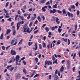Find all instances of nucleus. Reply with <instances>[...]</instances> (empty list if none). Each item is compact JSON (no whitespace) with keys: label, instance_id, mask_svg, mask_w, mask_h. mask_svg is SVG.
<instances>
[{"label":"nucleus","instance_id":"obj_48","mask_svg":"<svg viewBox=\"0 0 80 80\" xmlns=\"http://www.w3.org/2000/svg\"><path fill=\"white\" fill-rule=\"evenodd\" d=\"M22 40H21L19 42L18 45H20V44H22Z\"/></svg>","mask_w":80,"mask_h":80},{"label":"nucleus","instance_id":"obj_47","mask_svg":"<svg viewBox=\"0 0 80 80\" xmlns=\"http://www.w3.org/2000/svg\"><path fill=\"white\" fill-rule=\"evenodd\" d=\"M12 67V65H11L10 66H7V69H8L9 68H10V67Z\"/></svg>","mask_w":80,"mask_h":80},{"label":"nucleus","instance_id":"obj_62","mask_svg":"<svg viewBox=\"0 0 80 80\" xmlns=\"http://www.w3.org/2000/svg\"><path fill=\"white\" fill-rule=\"evenodd\" d=\"M1 22H2V23H4V22H5V20H4V19H2V20Z\"/></svg>","mask_w":80,"mask_h":80},{"label":"nucleus","instance_id":"obj_61","mask_svg":"<svg viewBox=\"0 0 80 80\" xmlns=\"http://www.w3.org/2000/svg\"><path fill=\"white\" fill-rule=\"evenodd\" d=\"M75 8V6L73 5L72 6H71V8Z\"/></svg>","mask_w":80,"mask_h":80},{"label":"nucleus","instance_id":"obj_33","mask_svg":"<svg viewBox=\"0 0 80 80\" xmlns=\"http://www.w3.org/2000/svg\"><path fill=\"white\" fill-rule=\"evenodd\" d=\"M62 30V29H58V31L59 33H61Z\"/></svg>","mask_w":80,"mask_h":80},{"label":"nucleus","instance_id":"obj_14","mask_svg":"<svg viewBox=\"0 0 80 80\" xmlns=\"http://www.w3.org/2000/svg\"><path fill=\"white\" fill-rule=\"evenodd\" d=\"M47 64H48V65H50V61H48L47 60H46L45 65H47Z\"/></svg>","mask_w":80,"mask_h":80},{"label":"nucleus","instance_id":"obj_19","mask_svg":"<svg viewBox=\"0 0 80 80\" xmlns=\"http://www.w3.org/2000/svg\"><path fill=\"white\" fill-rule=\"evenodd\" d=\"M38 20L40 22H41V18H40V17L39 16L38 17Z\"/></svg>","mask_w":80,"mask_h":80},{"label":"nucleus","instance_id":"obj_56","mask_svg":"<svg viewBox=\"0 0 80 80\" xmlns=\"http://www.w3.org/2000/svg\"><path fill=\"white\" fill-rule=\"evenodd\" d=\"M58 13H62V11H59V10H58Z\"/></svg>","mask_w":80,"mask_h":80},{"label":"nucleus","instance_id":"obj_30","mask_svg":"<svg viewBox=\"0 0 80 80\" xmlns=\"http://www.w3.org/2000/svg\"><path fill=\"white\" fill-rule=\"evenodd\" d=\"M61 42V41H60V40H58L57 43V45H59V44H60Z\"/></svg>","mask_w":80,"mask_h":80},{"label":"nucleus","instance_id":"obj_64","mask_svg":"<svg viewBox=\"0 0 80 80\" xmlns=\"http://www.w3.org/2000/svg\"><path fill=\"white\" fill-rule=\"evenodd\" d=\"M34 68L35 69H37L38 68V66L37 65H36L35 66V67H34Z\"/></svg>","mask_w":80,"mask_h":80},{"label":"nucleus","instance_id":"obj_26","mask_svg":"<svg viewBox=\"0 0 80 80\" xmlns=\"http://www.w3.org/2000/svg\"><path fill=\"white\" fill-rule=\"evenodd\" d=\"M23 72L24 73H25V75L26 74V73H27V71H26V70H25V69L24 68L23 70Z\"/></svg>","mask_w":80,"mask_h":80},{"label":"nucleus","instance_id":"obj_18","mask_svg":"<svg viewBox=\"0 0 80 80\" xmlns=\"http://www.w3.org/2000/svg\"><path fill=\"white\" fill-rule=\"evenodd\" d=\"M14 67H12L9 68V70L10 72H12V70H13V69H14Z\"/></svg>","mask_w":80,"mask_h":80},{"label":"nucleus","instance_id":"obj_40","mask_svg":"<svg viewBox=\"0 0 80 80\" xmlns=\"http://www.w3.org/2000/svg\"><path fill=\"white\" fill-rule=\"evenodd\" d=\"M52 11H53V13H55V12H57L56 9H53L52 10Z\"/></svg>","mask_w":80,"mask_h":80},{"label":"nucleus","instance_id":"obj_38","mask_svg":"<svg viewBox=\"0 0 80 80\" xmlns=\"http://www.w3.org/2000/svg\"><path fill=\"white\" fill-rule=\"evenodd\" d=\"M50 5V2L49 1H48L46 3V5Z\"/></svg>","mask_w":80,"mask_h":80},{"label":"nucleus","instance_id":"obj_6","mask_svg":"<svg viewBox=\"0 0 80 80\" xmlns=\"http://www.w3.org/2000/svg\"><path fill=\"white\" fill-rule=\"evenodd\" d=\"M29 30H30V28H27V32H28V33H30V32H31L32 31V30H33V28H31V29L30 31H29Z\"/></svg>","mask_w":80,"mask_h":80},{"label":"nucleus","instance_id":"obj_7","mask_svg":"<svg viewBox=\"0 0 80 80\" xmlns=\"http://www.w3.org/2000/svg\"><path fill=\"white\" fill-rule=\"evenodd\" d=\"M20 28V22L17 23V31H18V29Z\"/></svg>","mask_w":80,"mask_h":80},{"label":"nucleus","instance_id":"obj_11","mask_svg":"<svg viewBox=\"0 0 80 80\" xmlns=\"http://www.w3.org/2000/svg\"><path fill=\"white\" fill-rule=\"evenodd\" d=\"M11 32V30H10V29H7V31L6 32V34L7 35H8L9 33H10V32Z\"/></svg>","mask_w":80,"mask_h":80},{"label":"nucleus","instance_id":"obj_42","mask_svg":"<svg viewBox=\"0 0 80 80\" xmlns=\"http://www.w3.org/2000/svg\"><path fill=\"white\" fill-rule=\"evenodd\" d=\"M12 60L13 62H15V58H14V57H13Z\"/></svg>","mask_w":80,"mask_h":80},{"label":"nucleus","instance_id":"obj_27","mask_svg":"<svg viewBox=\"0 0 80 80\" xmlns=\"http://www.w3.org/2000/svg\"><path fill=\"white\" fill-rule=\"evenodd\" d=\"M58 78V76H56L54 78V79L55 80H57Z\"/></svg>","mask_w":80,"mask_h":80},{"label":"nucleus","instance_id":"obj_37","mask_svg":"<svg viewBox=\"0 0 80 80\" xmlns=\"http://www.w3.org/2000/svg\"><path fill=\"white\" fill-rule=\"evenodd\" d=\"M39 46L40 49H41H41H42V45L41 44H39Z\"/></svg>","mask_w":80,"mask_h":80},{"label":"nucleus","instance_id":"obj_15","mask_svg":"<svg viewBox=\"0 0 80 80\" xmlns=\"http://www.w3.org/2000/svg\"><path fill=\"white\" fill-rule=\"evenodd\" d=\"M18 17H19V18H20L21 19V20H24V18H23V16L19 15Z\"/></svg>","mask_w":80,"mask_h":80},{"label":"nucleus","instance_id":"obj_41","mask_svg":"<svg viewBox=\"0 0 80 80\" xmlns=\"http://www.w3.org/2000/svg\"><path fill=\"white\" fill-rule=\"evenodd\" d=\"M35 59L36 62V63H37V62H38V58H35Z\"/></svg>","mask_w":80,"mask_h":80},{"label":"nucleus","instance_id":"obj_28","mask_svg":"<svg viewBox=\"0 0 80 80\" xmlns=\"http://www.w3.org/2000/svg\"><path fill=\"white\" fill-rule=\"evenodd\" d=\"M45 30L47 31V32H48V31H49V29L48 27H46L45 28Z\"/></svg>","mask_w":80,"mask_h":80},{"label":"nucleus","instance_id":"obj_49","mask_svg":"<svg viewBox=\"0 0 80 80\" xmlns=\"http://www.w3.org/2000/svg\"><path fill=\"white\" fill-rule=\"evenodd\" d=\"M28 14L26 13H24L23 14V16L25 17H27V16H28Z\"/></svg>","mask_w":80,"mask_h":80},{"label":"nucleus","instance_id":"obj_60","mask_svg":"<svg viewBox=\"0 0 80 80\" xmlns=\"http://www.w3.org/2000/svg\"><path fill=\"white\" fill-rule=\"evenodd\" d=\"M33 9H32V8H30L29 9V10H28V11L29 12H32V11Z\"/></svg>","mask_w":80,"mask_h":80},{"label":"nucleus","instance_id":"obj_54","mask_svg":"<svg viewBox=\"0 0 80 80\" xmlns=\"http://www.w3.org/2000/svg\"><path fill=\"white\" fill-rule=\"evenodd\" d=\"M2 49L3 50H5V46H3L2 47Z\"/></svg>","mask_w":80,"mask_h":80},{"label":"nucleus","instance_id":"obj_59","mask_svg":"<svg viewBox=\"0 0 80 80\" xmlns=\"http://www.w3.org/2000/svg\"><path fill=\"white\" fill-rule=\"evenodd\" d=\"M58 72V70L57 69L56 70V71L55 72V75H57V73Z\"/></svg>","mask_w":80,"mask_h":80},{"label":"nucleus","instance_id":"obj_31","mask_svg":"<svg viewBox=\"0 0 80 80\" xmlns=\"http://www.w3.org/2000/svg\"><path fill=\"white\" fill-rule=\"evenodd\" d=\"M51 29L52 31H53V30H55V28L54 27H52L51 28Z\"/></svg>","mask_w":80,"mask_h":80},{"label":"nucleus","instance_id":"obj_20","mask_svg":"<svg viewBox=\"0 0 80 80\" xmlns=\"http://www.w3.org/2000/svg\"><path fill=\"white\" fill-rule=\"evenodd\" d=\"M64 70V67H63V66H62V67L60 69V72H63Z\"/></svg>","mask_w":80,"mask_h":80},{"label":"nucleus","instance_id":"obj_10","mask_svg":"<svg viewBox=\"0 0 80 80\" xmlns=\"http://www.w3.org/2000/svg\"><path fill=\"white\" fill-rule=\"evenodd\" d=\"M24 30L23 31V33H25V32H27V33H28L27 32V28H23L22 30Z\"/></svg>","mask_w":80,"mask_h":80},{"label":"nucleus","instance_id":"obj_58","mask_svg":"<svg viewBox=\"0 0 80 80\" xmlns=\"http://www.w3.org/2000/svg\"><path fill=\"white\" fill-rule=\"evenodd\" d=\"M19 23L21 24H23V23H24V22L23 21H22L21 22H19Z\"/></svg>","mask_w":80,"mask_h":80},{"label":"nucleus","instance_id":"obj_24","mask_svg":"<svg viewBox=\"0 0 80 80\" xmlns=\"http://www.w3.org/2000/svg\"><path fill=\"white\" fill-rule=\"evenodd\" d=\"M57 4H55V5H53L52 6L53 8H57Z\"/></svg>","mask_w":80,"mask_h":80},{"label":"nucleus","instance_id":"obj_51","mask_svg":"<svg viewBox=\"0 0 80 80\" xmlns=\"http://www.w3.org/2000/svg\"><path fill=\"white\" fill-rule=\"evenodd\" d=\"M9 3V2H8L6 4V6L5 7H7L8 6V4Z\"/></svg>","mask_w":80,"mask_h":80},{"label":"nucleus","instance_id":"obj_45","mask_svg":"<svg viewBox=\"0 0 80 80\" xmlns=\"http://www.w3.org/2000/svg\"><path fill=\"white\" fill-rule=\"evenodd\" d=\"M79 13H80V11H79L78 10L77 11V15H79Z\"/></svg>","mask_w":80,"mask_h":80},{"label":"nucleus","instance_id":"obj_22","mask_svg":"<svg viewBox=\"0 0 80 80\" xmlns=\"http://www.w3.org/2000/svg\"><path fill=\"white\" fill-rule=\"evenodd\" d=\"M74 27H75V31L76 32V31H77V27H78V26L77 25V24H76L74 25Z\"/></svg>","mask_w":80,"mask_h":80},{"label":"nucleus","instance_id":"obj_9","mask_svg":"<svg viewBox=\"0 0 80 80\" xmlns=\"http://www.w3.org/2000/svg\"><path fill=\"white\" fill-rule=\"evenodd\" d=\"M20 74L19 73H17L15 74V77L16 78H18V77H20Z\"/></svg>","mask_w":80,"mask_h":80},{"label":"nucleus","instance_id":"obj_35","mask_svg":"<svg viewBox=\"0 0 80 80\" xmlns=\"http://www.w3.org/2000/svg\"><path fill=\"white\" fill-rule=\"evenodd\" d=\"M41 10H42L43 12H45V11H46V9H45V8H44V7H43L42 8V9Z\"/></svg>","mask_w":80,"mask_h":80},{"label":"nucleus","instance_id":"obj_25","mask_svg":"<svg viewBox=\"0 0 80 80\" xmlns=\"http://www.w3.org/2000/svg\"><path fill=\"white\" fill-rule=\"evenodd\" d=\"M46 2V0H42L41 1V3H45V2Z\"/></svg>","mask_w":80,"mask_h":80},{"label":"nucleus","instance_id":"obj_8","mask_svg":"<svg viewBox=\"0 0 80 80\" xmlns=\"http://www.w3.org/2000/svg\"><path fill=\"white\" fill-rule=\"evenodd\" d=\"M37 42H36L35 44V48H33V50H37V48H38V46L37 45Z\"/></svg>","mask_w":80,"mask_h":80},{"label":"nucleus","instance_id":"obj_16","mask_svg":"<svg viewBox=\"0 0 80 80\" xmlns=\"http://www.w3.org/2000/svg\"><path fill=\"white\" fill-rule=\"evenodd\" d=\"M0 39L3 40V33H2L0 36Z\"/></svg>","mask_w":80,"mask_h":80},{"label":"nucleus","instance_id":"obj_32","mask_svg":"<svg viewBox=\"0 0 80 80\" xmlns=\"http://www.w3.org/2000/svg\"><path fill=\"white\" fill-rule=\"evenodd\" d=\"M28 15V17H27V18L28 20H29L30 19V15H31V14H29Z\"/></svg>","mask_w":80,"mask_h":80},{"label":"nucleus","instance_id":"obj_44","mask_svg":"<svg viewBox=\"0 0 80 80\" xmlns=\"http://www.w3.org/2000/svg\"><path fill=\"white\" fill-rule=\"evenodd\" d=\"M39 76V74H36L34 76V78H36V77H38Z\"/></svg>","mask_w":80,"mask_h":80},{"label":"nucleus","instance_id":"obj_63","mask_svg":"<svg viewBox=\"0 0 80 80\" xmlns=\"http://www.w3.org/2000/svg\"><path fill=\"white\" fill-rule=\"evenodd\" d=\"M23 63H24V65H26V62L25 61H23Z\"/></svg>","mask_w":80,"mask_h":80},{"label":"nucleus","instance_id":"obj_3","mask_svg":"<svg viewBox=\"0 0 80 80\" xmlns=\"http://www.w3.org/2000/svg\"><path fill=\"white\" fill-rule=\"evenodd\" d=\"M3 10L6 13V15L5 16V18H8L10 17V16L8 15V13H7L8 12L7 11V10L5 9V8H4Z\"/></svg>","mask_w":80,"mask_h":80},{"label":"nucleus","instance_id":"obj_5","mask_svg":"<svg viewBox=\"0 0 80 80\" xmlns=\"http://www.w3.org/2000/svg\"><path fill=\"white\" fill-rule=\"evenodd\" d=\"M11 53L12 55H15L17 54V52L15 51V50H13L12 49L11 51Z\"/></svg>","mask_w":80,"mask_h":80},{"label":"nucleus","instance_id":"obj_12","mask_svg":"<svg viewBox=\"0 0 80 80\" xmlns=\"http://www.w3.org/2000/svg\"><path fill=\"white\" fill-rule=\"evenodd\" d=\"M58 20H59V19H58V18H56V22L57 24H59L60 23V21H58Z\"/></svg>","mask_w":80,"mask_h":80},{"label":"nucleus","instance_id":"obj_29","mask_svg":"<svg viewBox=\"0 0 80 80\" xmlns=\"http://www.w3.org/2000/svg\"><path fill=\"white\" fill-rule=\"evenodd\" d=\"M54 63H56V64H58V62H57V59H56L55 61V60L54 61V62H53V64H54Z\"/></svg>","mask_w":80,"mask_h":80},{"label":"nucleus","instance_id":"obj_46","mask_svg":"<svg viewBox=\"0 0 80 80\" xmlns=\"http://www.w3.org/2000/svg\"><path fill=\"white\" fill-rule=\"evenodd\" d=\"M67 68L68 69H70V64H68V66H67Z\"/></svg>","mask_w":80,"mask_h":80},{"label":"nucleus","instance_id":"obj_17","mask_svg":"<svg viewBox=\"0 0 80 80\" xmlns=\"http://www.w3.org/2000/svg\"><path fill=\"white\" fill-rule=\"evenodd\" d=\"M62 12L63 15H65V13H67V12H66V11H65V9H63L62 10Z\"/></svg>","mask_w":80,"mask_h":80},{"label":"nucleus","instance_id":"obj_55","mask_svg":"<svg viewBox=\"0 0 80 80\" xmlns=\"http://www.w3.org/2000/svg\"><path fill=\"white\" fill-rule=\"evenodd\" d=\"M62 25H63V24L62 23L61 24V26H59V29H61V28H62Z\"/></svg>","mask_w":80,"mask_h":80},{"label":"nucleus","instance_id":"obj_2","mask_svg":"<svg viewBox=\"0 0 80 80\" xmlns=\"http://www.w3.org/2000/svg\"><path fill=\"white\" fill-rule=\"evenodd\" d=\"M19 59H20V56L19 55H17L16 57V65H21V64L18 63V60H19Z\"/></svg>","mask_w":80,"mask_h":80},{"label":"nucleus","instance_id":"obj_23","mask_svg":"<svg viewBox=\"0 0 80 80\" xmlns=\"http://www.w3.org/2000/svg\"><path fill=\"white\" fill-rule=\"evenodd\" d=\"M12 35H15L16 34V31L15 30H14L13 31Z\"/></svg>","mask_w":80,"mask_h":80},{"label":"nucleus","instance_id":"obj_43","mask_svg":"<svg viewBox=\"0 0 80 80\" xmlns=\"http://www.w3.org/2000/svg\"><path fill=\"white\" fill-rule=\"evenodd\" d=\"M55 56H54V55H52V60H53V61H54V60H55Z\"/></svg>","mask_w":80,"mask_h":80},{"label":"nucleus","instance_id":"obj_36","mask_svg":"<svg viewBox=\"0 0 80 80\" xmlns=\"http://www.w3.org/2000/svg\"><path fill=\"white\" fill-rule=\"evenodd\" d=\"M35 19V18H34V17H32L31 19H30V20L31 22L33 21V20H34Z\"/></svg>","mask_w":80,"mask_h":80},{"label":"nucleus","instance_id":"obj_39","mask_svg":"<svg viewBox=\"0 0 80 80\" xmlns=\"http://www.w3.org/2000/svg\"><path fill=\"white\" fill-rule=\"evenodd\" d=\"M27 25H28V23H26L24 26L23 27V28H25V27H27Z\"/></svg>","mask_w":80,"mask_h":80},{"label":"nucleus","instance_id":"obj_34","mask_svg":"<svg viewBox=\"0 0 80 80\" xmlns=\"http://www.w3.org/2000/svg\"><path fill=\"white\" fill-rule=\"evenodd\" d=\"M42 45H43V48H45V47H47L46 44H45V43H43Z\"/></svg>","mask_w":80,"mask_h":80},{"label":"nucleus","instance_id":"obj_52","mask_svg":"<svg viewBox=\"0 0 80 80\" xmlns=\"http://www.w3.org/2000/svg\"><path fill=\"white\" fill-rule=\"evenodd\" d=\"M11 18H9V19H8V21H9V22H11L12 21V19H11Z\"/></svg>","mask_w":80,"mask_h":80},{"label":"nucleus","instance_id":"obj_4","mask_svg":"<svg viewBox=\"0 0 80 80\" xmlns=\"http://www.w3.org/2000/svg\"><path fill=\"white\" fill-rule=\"evenodd\" d=\"M27 8V6H24L21 9V10L22 11L23 13H25V10Z\"/></svg>","mask_w":80,"mask_h":80},{"label":"nucleus","instance_id":"obj_57","mask_svg":"<svg viewBox=\"0 0 80 80\" xmlns=\"http://www.w3.org/2000/svg\"><path fill=\"white\" fill-rule=\"evenodd\" d=\"M73 72H75V67H73L72 68Z\"/></svg>","mask_w":80,"mask_h":80},{"label":"nucleus","instance_id":"obj_1","mask_svg":"<svg viewBox=\"0 0 80 80\" xmlns=\"http://www.w3.org/2000/svg\"><path fill=\"white\" fill-rule=\"evenodd\" d=\"M11 44L12 45H15L17 43V39L14 38L12 39L11 42Z\"/></svg>","mask_w":80,"mask_h":80},{"label":"nucleus","instance_id":"obj_53","mask_svg":"<svg viewBox=\"0 0 80 80\" xmlns=\"http://www.w3.org/2000/svg\"><path fill=\"white\" fill-rule=\"evenodd\" d=\"M50 13H53V10H52L51 9L50 10Z\"/></svg>","mask_w":80,"mask_h":80},{"label":"nucleus","instance_id":"obj_21","mask_svg":"<svg viewBox=\"0 0 80 80\" xmlns=\"http://www.w3.org/2000/svg\"><path fill=\"white\" fill-rule=\"evenodd\" d=\"M62 40L64 41L65 42H67V39H65L64 38H62Z\"/></svg>","mask_w":80,"mask_h":80},{"label":"nucleus","instance_id":"obj_50","mask_svg":"<svg viewBox=\"0 0 80 80\" xmlns=\"http://www.w3.org/2000/svg\"><path fill=\"white\" fill-rule=\"evenodd\" d=\"M68 17H70V15H71V13H70L68 12Z\"/></svg>","mask_w":80,"mask_h":80},{"label":"nucleus","instance_id":"obj_13","mask_svg":"<svg viewBox=\"0 0 80 80\" xmlns=\"http://www.w3.org/2000/svg\"><path fill=\"white\" fill-rule=\"evenodd\" d=\"M58 20H59V19H58V18H56V22L57 24H59L60 23V21H58Z\"/></svg>","mask_w":80,"mask_h":80}]
</instances>
